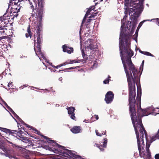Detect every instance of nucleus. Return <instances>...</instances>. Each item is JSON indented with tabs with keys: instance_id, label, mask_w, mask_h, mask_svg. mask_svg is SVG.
<instances>
[{
	"instance_id": "nucleus-10",
	"label": "nucleus",
	"mask_w": 159,
	"mask_h": 159,
	"mask_svg": "<svg viewBox=\"0 0 159 159\" xmlns=\"http://www.w3.org/2000/svg\"><path fill=\"white\" fill-rule=\"evenodd\" d=\"M11 14V13L7 14L6 13L3 15V18H4V20H5L6 23L7 25L8 23L11 22V20H13L14 19V16Z\"/></svg>"
},
{
	"instance_id": "nucleus-51",
	"label": "nucleus",
	"mask_w": 159,
	"mask_h": 159,
	"mask_svg": "<svg viewBox=\"0 0 159 159\" xmlns=\"http://www.w3.org/2000/svg\"><path fill=\"white\" fill-rule=\"evenodd\" d=\"M157 109H158V110L157 111L158 112V113H157V114H159V109L157 108Z\"/></svg>"
},
{
	"instance_id": "nucleus-8",
	"label": "nucleus",
	"mask_w": 159,
	"mask_h": 159,
	"mask_svg": "<svg viewBox=\"0 0 159 159\" xmlns=\"http://www.w3.org/2000/svg\"><path fill=\"white\" fill-rule=\"evenodd\" d=\"M114 94L111 91L108 92L105 95V100L107 104L111 103L113 100Z\"/></svg>"
},
{
	"instance_id": "nucleus-32",
	"label": "nucleus",
	"mask_w": 159,
	"mask_h": 159,
	"mask_svg": "<svg viewBox=\"0 0 159 159\" xmlns=\"http://www.w3.org/2000/svg\"><path fill=\"white\" fill-rule=\"evenodd\" d=\"M78 67H79V66H76V67H70V68H68L65 69H64V70H67L73 69H75L76 68H78Z\"/></svg>"
},
{
	"instance_id": "nucleus-42",
	"label": "nucleus",
	"mask_w": 159,
	"mask_h": 159,
	"mask_svg": "<svg viewBox=\"0 0 159 159\" xmlns=\"http://www.w3.org/2000/svg\"><path fill=\"white\" fill-rule=\"evenodd\" d=\"M13 1V0H11L10 1V4L9 5H12V4H13V2H12V1Z\"/></svg>"
},
{
	"instance_id": "nucleus-12",
	"label": "nucleus",
	"mask_w": 159,
	"mask_h": 159,
	"mask_svg": "<svg viewBox=\"0 0 159 159\" xmlns=\"http://www.w3.org/2000/svg\"><path fill=\"white\" fill-rule=\"evenodd\" d=\"M104 141L103 142V144L99 145L96 143V146L101 151H103L104 148H105L107 147V139L105 138L104 139Z\"/></svg>"
},
{
	"instance_id": "nucleus-4",
	"label": "nucleus",
	"mask_w": 159,
	"mask_h": 159,
	"mask_svg": "<svg viewBox=\"0 0 159 159\" xmlns=\"http://www.w3.org/2000/svg\"><path fill=\"white\" fill-rule=\"evenodd\" d=\"M141 89H140V91L138 89L136 100H135V105L136 103L137 107V112L136 117L137 118L141 119V118L144 116H147L148 114L147 113V111L145 109H142L141 107Z\"/></svg>"
},
{
	"instance_id": "nucleus-49",
	"label": "nucleus",
	"mask_w": 159,
	"mask_h": 159,
	"mask_svg": "<svg viewBox=\"0 0 159 159\" xmlns=\"http://www.w3.org/2000/svg\"><path fill=\"white\" fill-rule=\"evenodd\" d=\"M29 156L28 155H27L26 156V158L28 159V157H29Z\"/></svg>"
},
{
	"instance_id": "nucleus-34",
	"label": "nucleus",
	"mask_w": 159,
	"mask_h": 159,
	"mask_svg": "<svg viewBox=\"0 0 159 159\" xmlns=\"http://www.w3.org/2000/svg\"><path fill=\"white\" fill-rule=\"evenodd\" d=\"M155 159H159V153L155 154L154 157Z\"/></svg>"
},
{
	"instance_id": "nucleus-39",
	"label": "nucleus",
	"mask_w": 159,
	"mask_h": 159,
	"mask_svg": "<svg viewBox=\"0 0 159 159\" xmlns=\"http://www.w3.org/2000/svg\"><path fill=\"white\" fill-rule=\"evenodd\" d=\"M157 22V24L159 26V19L157 18L155 19Z\"/></svg>"
},
{
	"instance_id": "nucleus-29",
	"label": "nucleus",
	"mask_w": 159,
	"mask_h": 159,
	"mask_svg": "<svg viewBox=\"0 0 159 159\" xmlns=\"http://www.w3.org/2000/svg\"><path fill=\"white\" fill-rule=\"evenodd\" d=\"M92 20H93V19L90 18H89V19H88L87 20V22H86L85 25H86V27H88V26L89 25V24Z\"/></svg>"
},
{
	"instance_id": "nucleus-45",
	"label": "nucleus",
	"mask_w": 159,
	"mask_h": 159,
	"mask_svg": "<svg viewBox=\"0 0 159 159\" xmlns=\"http://www.w3.org/2000/svg\"><path fill=\"white\" fill-rule=\"evenodd\" d=\"M31 7V8L33 10H34V7L33 5H32L31 7Z\"/></svg>"
},
{
	"instance_id": "nucleus-33",
	"label": "nucleus",
	"mask_w": 159,
	"mask_h": 159,
	"mask_svg": "<svg viewBox=\"0 0 159 159\" xmlns=\"http://www.w3.org/2000/svg\"><path fill=\"white\" fill-rule=\"evenodd\" d=\"M95 8V6H91L90 7L89 9H90L91 11L92 10H93L94 11H95L94 9Z\"/></svg>"
},
{
	"instance_id": "nucleus-47",
	"label": "nucleus",
	"mask_w": 159,
	"mask_h": 159,
	"mask_svg": "<svg viewBox=\"0 0 159 159\" xmlns=\"http://www.w3.org/2000/svg\"><path fill=\"white\" fill-rule=\"evenodd\" d=\"M139 52H140V53H142V54H144V52H143V51H139Z\"/></svg>"
},
{
	"instance_id": "nucleus-25",
	"label": "nucleus",
	"mask_w": 159,
	"mask_h": 159,
	"mask_svg": "<svg viewBox=\"0 0 159 159\" xmlns=\"http://www.w3.org/2000/svg\"><path fill=\"white\" fill-rule=\"evenodd\" d=\"M87 48L91 50L94 49L96 48L95 45L93 44V43H91L89 46H87Z\"/></svg>"
},
{
	"instance_id": "nucleus-55",
	"label": "nucleus",
	"mask_w": 159,
	"mask_h": 159,
	"mask_svg": "<svg viewBox=\"0 0 159 159\" xmlns=\"http://www.w3.org/2000/svg\"><path fill=\"white\" fill-rule=\"evenodd\" d=\"M36 131H37V130L36 129H35Z\"/></svg>"
},
{
	"instance_id": "nucleus-43",
	"label": "nucleus",
	"mask_w": 159,
	"mask_h": 159,
	"mask_svg": "<svg viewBox=\"0 0 159 159\" xmlns=\"http://www.w3.org/2000/svg\"><path fill=\"white\" fill-rule=\"evenodd\" d=\"M94 16L92 14H91V16L89 17V18L91 19V18H94Z\"/></svg>"
},
{
	"instance_id": "nucleus-44",
	"label": "nucleus",
	"mask_w": 159,
	"mask_h": 159,
	"mask_svg": "<svg viewBox=\"0 0 159 159\" xmlns=\"http://www.w3.org/2000/svg\"><path fill=\"white\" fill-rule=\"evenodd\" d=\"M12 82H11V83H9V84H8V87H9L10 86H12Z\"/></svg>"
},
{
	"instance_id": "nucleus-27",
	"label": "nucleus",
	"mask_w": 159,
	"mask_h": 159,
	"mask_svg": "<svg viewBox=\"0 0 159 159\" xmlns=\"http://www.w3.org/2000/svg\"><path fill=\"white\" fill-rule=\"evenodd\" d=\"M19 118V119H20V120H19V121H20V122L21 121L24 124V125H25L26 127H28V128H31L32 129H33V130H34V128H33L32 126H30L29 125H28L25 123L20 118Z\"/></svg>"
},
{
	"instance_id": "nucleus-26",
	"label": "nucleus",
	"mask_w": 159,
	"mask_h": 159,
	"mask_svg": "<svg viewBox=\"0 0 159 159\" xmlns=\"http://www.w3.org/2000/svg\"><path fill=\"white\" fill-rule=\"evenodd\" d=\"M110 78L111 77L109 75L108 76V78H107L103 81V83L105 84H108L109 82Z\"/></svg>"
},
{
	"instance_id": "nucleus-31",
	"label": "nucleus",
	"mask_w": 159,
	"mask_h": 159,
	"mask_svg": "<svg viewBox=\"0 0 159 159\" xmlns=\"http://www.w3.org/2000/svg\"><path fill=\"white\" fill-rule=\"evenodd\" d=\"M51 65L53 68H54L56 69H58L59 67H61L60 64L59 65L57 66H55L52 64V63H51Z\"/></svg>"
},
{
	"instance_id": "nucleus-16",
	"label": "nucleus",
	"mask_w": 159,
	"mask_h": 159,
	"mask_svg": "<svg viewBox=\"0 0 159 159\" xmlns=\"http://www.w3.org/2000/svg\"><path fill=\"white\" fill-rule=\"evenodd\" d=\"M6 25L5 20H4V18H3V16H0V26H3L4 27H5Z\"/></svg>"
},
{
	"instance_id": "nucleus-28",
	"label": "nucleus",
	"mask_w": 159,
	"mask_h": 159,
	"mask_svg": "<svg viewBox=\"0 0 159 159\" xmlns=\"http://www.w3.org/2000/svg\"><path fill=\"white\" fill-rule=\"evenodd\" d=\"M144 52V54L145 55H146L147 56H151V57L153 56V55H152V54H151L150 53L148 52Z\"/></svg>"
},
{
	"instance_id": "nucleus-11",
	"label": "nucleus",
	"mask_w": 159,
	"mask_h": 159,
	"mask_svg": "<svg viewBox=\"0 0 159 159\" xmlns=\"http://www.w3.org/2000/svg\"><path fill=\"white\" fill-rule=\"evenodd\" d=\"M63 49V51L64 52H67L68 54H70L73 52V48H69L67 45L65 44L62 47Z\"/></svg>"
},
{
	"instance_id": "nucleus-13",
	"label": "nucleus",
	"mask_w": 159,
	"mask_h": 159,
	"mask_svg": "<svg viewBox=\"0 0 159 159\" xmlns=\"http://www.w3.org/2000/svg\"><path fill=\"white\" fill-rule=\"evenodd\" d=\"M71 131L74 134L79 133L81 131V126H74L71 129Z\"/></svg>"
},
{
	"instance_id": "nucleus-37",
	"label": "nucleus",
	"mask_w": 159,
	"mask_h": 159,
	"mask_svg": "<svg viewBox=\"0 0 159 159\" xmlns=\"http://www.w3.org/2000/svg\"><path fill=\"white\" fill-rule=\"evenodd\" d=\"M76 60V61H78L79 62H77V63H79L80 62H83L84 61V60Z\"/></svg>"
},
{
	"instance_id": "nucleus-40",
	"label": "nucleus",
	"mask_w": 159,
	"mask_h": 159,
	"mask_svg": "<svg viewBox=\"0 0 159 159\" xmlns=\"http://www.w3.org/2000/svg\"><path fill=\"white\" fill-rule=\"evenodd\" d=\"M98 12H96L95 13H93V15L94 16V17L96 16L97 15V14H98Z\"/></svg>"
},
{
	"instance_id": "nucleus-9",
	"label": "nucleus",
	"mask_w": 159,
	"mask_h": 159,
	"mask_svg": "<svg viewBox=\"0 0 159 159\" xmlns=\"http://www.w3.org/2000/svg\"><path fill=\"white\" fill-rule=\"evenodd\" d=\"M43 138L46 139L48 142L49 143L51 144L54 147H57L58 148H65V147L63 146H61L58 143H57L54 140H51L50 138H48L46 136H43Z\"/></svg>"
},
{
	"instance_id": "nucleus-14",
	"label": "nucleus",
	"mask_w": 159,
	"mask_h": 159,
	"mask_svg": "<svg viewBox=\"0 0 159 159\" xmlns=\"http://www.w3.org/2000/svg\"><path fill=\"white\" fill-rule=\"evenodd\" d=\"M27 33L25 34V37L27 38H28L30 37L31 39L32 36V33L31 32L30 25H29L27 28Z\"/></svg>"
},
{
	"instance_id": "nucleus-24",
	"label": "nucleus",
	"mask_w": 159,
	"mask_h": 159,
	"mask_svg": "<svg viewBox=\"0 0 159 159\" xmlns=\"http://www.w3.org/2000/svg\"><path fill=\"white\" fill-rule=\"evenodd\" d=\"M25 143L28 144V145L26 146L25 147L26 148H27L28 146H33L34 145V144H33V143L29 139L27 140V142H26Z\"/></svg>"
},
{
	"instance_id": "nucleus-23",
	"label": "nucleus",
	"mask_w": 159,
	"mask_h": 159,
	"mask_svg": "<svg viewBox=\"0 0 159 159\" xmlns=\"http://www.w3.org/2000/svg\"><path fill=\"white\" fill-rule=\"evenodd\" d=\"M13 1H15L14 2V4L15 5H16L17 6V7H18V8L20 7H21V6H20V1L19 0H13Z\"/></svg>"
},
{
	"instance_id": "nucleus-5",
	"label": "nucleus",
	"mask_w": 159,
	"mask_h": 159,
	"mask_svg": "<svg viewBox=\"0 0 159 159\" xmlns=\"http://www.w3.org/2000/svg\"><path fill=\"white\" fill-rule=\"evenodd\" d=\"M43 3L44 0H37V4L36 3L37 9L36 14L40 24L41 23L42 17L43 16V13L44 12L43 10Z\"/></svg>"
},
{
	"instance_id": "nucleus-19",
	"label": "nucleus",
	"mask_w": 159,
	"mask_h": 159,
	"mask_svg": "<svg viewBox=\"0 0 159 159\" xmlns=\"http://www.w3.org/2000/svg\"><path fill=\"white\" fill-rule=\"evenodd\" d=\"M41 44H37V50L34 47V49L36 55H37L38 54H41L42 53L41 50Z\"/></svg>"
},
{
	"instance_id": "nucleus-20",
	"label": "nucleus",
	"mask_w": 159,
	"mask_h": 159,
	"mask_svg": "<svg viewBox=\"0 0 159 159\" xmlns=\"http://www.w3.org/2000/svg\"><path fill=\"white\" fill-rule=\"evenodd\" d=\"M68 113L70 115L71 114H74L75 108L74 107H69L67 108Z\"/></svg>"
},
{
	"instance_id": "nucleus-46",
	"label": "nucleus",
	"mask_w": 159,
	"mask_h": 159,
	"mask_svg": "<svg viewBox=\"0 0 159 159\" xmlns=\"http://www.w3.org/2000/svg\"><path fill=\"white\" fill-rule=\"evenodd\" d=\"M3 26H0V30H3Z\"/></svg>"
},
{
	"instance_id": "nucleus-18",
	"label": "nucleus",
	"mask_w": 159,
	"mask_h": 159,
	"mask_svg": "<svg viewBox=\"0 0 159 159\" xmlns=\"http://www.w3.org/2000/svg\"><path fill=\"white\" fill-rule=\"evenodd\" d=\"M78 62V61H76V60H68L67 61H66L65 62H64L63 63L60 64V65L61 66V67L63 66H65L66 65L69 64H73V63H77V62Z\"/></svg>"
},
{
	"instance_id": "nucleus-35",
	"label": "nucleus",
	"mask_w": 159,
	"mask_h": 159,
	"mask_svg": "<svg viewBox=\"0 0 159 159\" xmlns=\"http://www.w3.org/2000/svg\"><path fill=\"white\" fill-rule=\"evenodd\" d=\"M93 118H94L96 120H98L99 118L98 116L96 115H94V116H93Z\"/></svg>"
},
{
	"instance_id": "nucleus-54",
	"label": "nucleus",
	"mask_w": 159,
	"mask_h": 159,
	"mask_svg": "<svg viewBox=\"0 0 159 159\" xmlns=\"http://www.w3.org/2000/svg\"><path fill=\"white\" fill-rule=\"evenodd\" d=\"M85 122H86V123H87V122H86V121H85Z\"/></svg>"
},
{
	"instance_id": "nucleus-15",
	"label": "nucleus",
	"mask_w": 159,
	"mask_h": 159,
	"mask_svg": "<svg viewBox=\"0 0 159 159\" xmlns=\"http://www.w3.org/2000/svg\"><path fill=\"white\" fill-rule=\"evenodd\" d=\"M21 7H19V8L17 7L14 8V9H15L16 11H16H14L12 13V16H14V19L15 18H17V17L18 16V13L20 11V9L21 8Z\"/></svg>"
},
{
	"instance_id": "nucleus-3",
	"label": "nucleus",
	"mask_w": 159,
	"mask_h": 159,
	"mask_svg": "<svg viewBox=\"0 0 159 159\" xmlns=\"http://www.w3.org/2000/svg\"><path fill=\"white\" fill-rule=\"evenodd\" d=\"M46 149L50 151H52L54 153L61 155L65 157L68 156H72L77 159H85L82 158L81 156L78 155L73 152L71 150L66 149V148H58L57 150L55 148H52L49 146H46Z\"/></svg>"
},
{
	"instance_id": "nucleus-21",
	"label": "nucleus",
	"mask_w": 159,
	"mask_h": 159,
	"mask_svg": "<svg viewBox=\"0 0 159 159\" xmlns=\"http://www.w3.org/2000/svg\"><path fill=\"white\" fill-rule=\"evenodd\" d=\"M100 132L98 131V130H96L95 132L96 133V134L98 136H102L103 135H105L106 134V130H105V131H102V129L100 130Z\"/></svg>"
},
{
	"instance_id": "nucleus-36",
	"label": "nucleus",
	"mask_w": 159,
	"mask_h": 159,
	"mask_svg": "<svg viewBox=\"0 0 159 159\" xmlns=\"http://www.w3.org/2000/svg\"><path fill=\"white\" fill-rule=\"evenodd\" d=\"M83 57V58H84L85 60H87L88 59V55H87L84 56Z\"/></svg>"
},
{
	"instance_id": "nucleus-22",
	"label": "nucleus",
	"mask_w": 159,
	"mask_h": 159,
	"mask_svg": "<svg viewBox=\"0 0 159 159\" xmlns=\"http://www.w3.org/2000/svg\"><path fill=\"white\" fill-rule=\"evenodd\" d=\"M143 20V21H142V22H141L137 28V29L136 31V32H135V35H136V37H137L138 36V31H139V28H140V27L142 25L143 23L144 22H145L146 21H147V20Z\"/></svg>"
},
{
	"instance_id": "nucleus-1",
	"label": "nucleus",
	"mask_w": 159,
	"mask_h": 159,
	"mask_svg": "<svg viewBox=\"0 0 159 159\" xmlns=\"http://www.w3.org/2000/svg\"><path fill=\"white\" fill-rule=\"evenodd\" d=\"M144 0H125V9L129 11L131 22L128 21L124 28V25H121V31L119 38V47L122 61H131V58L134 52L131 49V43L129 40L134 33L137 23V18L143 11Z\"/></svg>"
},
{
	"instance_id": "nucleus-2",
	"label": "nucleus",
	"mask_w": 159,
	"mask_h": 159,
	"mask_svg": "<svg viewBox=\"0 0 159 159\" xmlns=\"http://www.w3.org/2000/svg\"><path fill=\"white\" fill-rule=\"evenodd\" d=\"M125 71L129 89V111L132 124L134 128L137 139L138 150L141 156L146 157L144 153L145 145L143 141L144 134L147 138V134L142 123L141 119L136 117L135 108V82L137 81L139 72L133 64L134 68L130 67L128 64H123Z\"/></svg>"
},
{
	"instance_id": "nucleus-6",
	"label": "nucleus",
	"mask_w": 159,
	"mask_h": 159,
	"mask_svg": "<svg viewBox=\"0 0 159 159\" xmlns=\"http://www.w3.org/2000/svg\"><path fill=\"white\" fill-rule=\"evenodd\" d=\"M38 21H39L38 20ZM39 25L37 27V30L35 33L34 34V44L36 43V41H37V44H41L43 41V36L41 30L40 29V27L42 25V22L40 24L39 21Z\"/></svg>"
},
{
	"instance_id": "nucleus-53",
	"label": "nucleus",
	"mask_w": 159,
	"mask_h": 159,
	"mask_svg": "<svg viewBox=\"0 0 159 159\" xmlns=\"http://www.w3.org/2000/svg\"><path fill=\"white\" fill-rule=\"evenodd\" d=\"M16 116H17V117L16 116V117L17 118H18H18L19 117V116H17V115H16Z\"/></svg>"
},
{
	"instance_id": "nucleus-48",
	"label": "nucleus",
	"mask_w": 159,
	"mask_h": 159,
	"mask_svg": "<svg viewBox=\"0 0 159 159\" xmlns=\"http://www.w3.org/2000/svg\"><path fill=\"white\" fill-rule=\"evenodd\" d=\"M144 60H143V61H142V64L143 65V64H144Z\"/></svg>"
},
{
	"instance_id": "nucleus-50",
	"label": "nucleus",
	"mask_w": 159,
	"mask_h": 159,
	"mask_svg": "<svg viewBox=\"0 0 159 159\" xmlns=\"http://www.w3.org/2000/svg\"><path fill=\"white\" fill-rule=\"evenodd\" d=\"M63 70H59V72H63Z\"/></svg>"
},
{
	"instance_id": "nucleus-7",
	"label": "nucleus",
	"mask_w": 159,
	"mask_h": 159,
	"mask_svg": "<svg viewBox=\"0 0 159 159\" xmlns=\"http://www.w3.org/2000/svg\"><path fill=\"white\" fill-rule=\"evenodd\" d=\"M0 129L2 131L6 133L7 134H11L15 137H16V138L20 139V138L21 139V140L24 143H26L27 140H28V139L26 137H21L22 135L20 134V136L18 135L16 133V132L18 133V132L17 130H10L6 128H2L0 127Z\"/></svg>"
},
{
	"instance_id": "nucleus-41",
	"label": "nucleus",
	"mask_w": 159,
	"mask_h": 159,
	"mask_svg": "<svg viewBox=\"0 0 159 159\" xmlns=\"http://www.w3.org/2000/svg\"><path fill=\"white\" fill-rule=\"evenodd\" d=\"M82 56L83 57L85 55H86V54H85V52H84V51L82 50Z\"/></svg>"
},
{
	"instance_id": "nucleus-17",
	"label": "nucleus",
	"mask_w": 159,
	"mask_h": 159,
	"mask_svg": "<svg viewBox=\"0 0 159 159\" xmlns=\"http://www.w3.org/2000/svg\"><path fill=\"white\" fill-rule=\"evenodd\" d=\"M91 11H90V9H88V10H87V12L86 13V14L85 15V16L84 17V18L83 20L82 21V22L81 25V27L83 25V24L84 23L85 21L86 17H87V16L88 15H89L90 14V13Z\"/></svg>"
},
{
	"instance_id": "nucleus-30",
	"label": "nucleus",
	"mask_w": 159,
	"mask_h": 159,
	"mask_svg": "<svg viewBox=\"0 0 159 159\" xmlns=\"http://www.w3.org/2000/svg\"><path fill=\"white\" fill-rule=\"evenodd\" d=\"M75 114H71L70 115V117L72 119L75 120H76V117L75 116Z\"/></svg>"
},
{
	"instance_id": "nucleus-38",
	"label": "nucleus",
	"mask_w": 159,
	"mask_h": 159,
	"mask_svg": "<svg viewBox=\"0 0 159 159\" xmlns=\"http://www.w3.org/2000/svg\"><path fill=\"white\" fill-rule=\"evenodd\" d=\"M5 106L7 107L8 109H9V110H10V109L12 110V109H11V108L7 105V104L6 103H5Z\"/></svg>"
},
{
	"instance_id": "nucleus-52",
	"label": "nucleus",
	"mask_w": 159,
	"mask_h": 159,
	"mask_svg": "<svg viewBox=\"0 0 159 159\" xmlns=\"http://www.w3.org/2000/svg\"><path fill=\"white\" fill-rule=\"evenodd\" d=\"M20 88L21 89H23V88H22V87L21 86V87H20Z\"/></svg>"
}]
</instances>
